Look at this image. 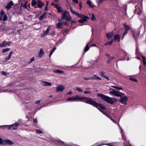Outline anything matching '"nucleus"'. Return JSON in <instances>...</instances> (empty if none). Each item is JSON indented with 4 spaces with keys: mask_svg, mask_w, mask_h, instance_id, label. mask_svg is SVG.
Masks as SVG:
<instances>
[{
    "mask_svg": "<svg viewBox=\"0 0 146 146\" xmlns=\"http://www.w3.org/2000/svg\"><path fill=\"white\" fill-rule=\"evenodd\" d=\"M85 103L91 105L93 106L99 110H100V109L104 110L106 109V107L103 105L97 103L95 101L93 100L92 98H89V99L86 100Z\"/></svg>",
    "mask_w": 146,
    "mask_h": 146,
    "instance_id": "1",
    "label": "nucleus"
},
{
    "mask_svg": "<svg viewBox=\"0 0 146 146\" xmlns=\"http://www.w3.org/2000/svg\"><path fill=\"white\" fill-rule=\"evenodd\" d=\"M88 99H89V98L77 95L68 98L66 99V101L70 102L80 101L85 102L86 101V100H87Z\"/></svg>",
    "mask_w": 146,
    "mask_h": 146,
    "instance_id": "2",
    "label": "nucleus"
},
{
    "mask_svg": "<svg viewBox=\"0 0 146 146\" xmlns=\"http://www.w3.org/2000/svg\"><path fill=\"white\" fill-rule=\"evenodd\" d=\"M98 96L101 97L106 102L111 104H114L117 101L115 98H110L102 94H98Z\"/></svg>",
    "mask_w": 146,
    "mask_h": 146,
    "instance_id": "3",
    "label": "nucleus"
},
{
    "mask_svg": "<svg viewBox=\"0 0 146 146\" xmlns=\"http://www.w3.org/2000/svg\"><path fill=\"white\" fill-rule=\"evenodd\" d=\"M62 18L63 20L70 21L72 19V17L70 16L69 12L65 10L62 14Z\"/></svg>",
    "mask_w": 146,
    "mask_h": 146,
    "instance_id": "4",
    "label": "nucleus"
},
{
    "mask_svg": "<svg viewBox=\"0 0 146 146\" xmlns=\"http://www.w3.org/2000/svg\"><path fill=\"white\" fill-rule=\"evenodd\" d=\"M110 93L114 95L115 96L121 97L125 95V94L120 92L117 90H114L111 89L110 90Z\"/></svg>",
    "mask_w": 146,
    "mask_h": 146,
    "instance_id": "5",
    "label": "nucleus"
},
{
    "mask_svg": "<svg viewBox=\"0 0 146 146\" xmlns=\"http://www.w3.org/2000/svg\"><path fill=\"white\" fill-rule=\"evenodd\" d=\"M5 126L8 127V129L11 130H15L18 129L19 126V123H15L14 124L10 125H3Z\"/></svg>",
    "mask_w": 146,
    "mask_h": 146,
    "instance_id": "6",
    "label": "nucleus"
},
{
    "mask_svg": "<svg viewBox=\"0 0 146 146\" xmlns=\"http://www.w3.org/2000/svg\"><path fill=\"white\" fill-rule=\"evenodd\" d=\"M127 96H125L121 98L119 100V101L122 104H127Z\"/></svg>",
    "mask_w": 146,
    "mask_h": 146,
    "instance_id": "7",
    "label": "nucleus"
},
{
    "mask_svg": "<svg viewBox=\"0 0 146 146\" xmlns=\"http://www.w3.org/2000/svg\"><path fill=\"white\" fill-rule=\"evenodd\" d=\"M14 144V143L8 139H5L3 140V145H11Z\"/></svg>",
    "mask_w": 146,
    "mask_h": 146,
    "instance_id": "8",
    "label": "nucleus"
},
{
    "mask_svg": "<svg viewBox=\"0 0 146 146\" xmlns=\"http://www.w3.org/2000/svg\"><path fill=\"white\" fill-rule=\"evenodd\" d=\"M44 4L42 3L40 0H37V2L36 6H35V8H36L38 7L41 8L43 6H44Z\"/></svg>",
    "mask_w": 146,
    "mask_h": 146,
    "instance_id": "9",
    "label": "nucleus"
},
{
    "mask_svg": "<svg viewBox=\"0 0 146 146\" xmlns=\"http://www.w3.org/2000/svg\"><path fill=\"white\" fill-rule=\"evenodd\" d=\"M65 88L64 86L62 85H60L58 86L56 88L57 92H61Z\"/></svg>",
    "mask_w": 146,
    "mask_h": 146,
    "instance_id": "10",
    "label": "nucleus"
},
{
    "mask_svg": "<svg viewBox=\"0 0 146 146\" xmlns=\"http://www.w3.org/2000/svg\"><path fill=\"white\" fill-rule=\"evenodd\" d=\"M14 5L13 1H10L8 3L7 5L5 7L8 10L11 8V6Z\"/></svg>",
    "mask_w": 146,
    "mask_h": 146,
    "instance_id": "11",
    "label": "nucleus"
},
{
    "mask_svg": "<svg viewBox=\"0 0 146 146\" xmlns=\"http://www.w3.org/2000/svg\"><path fill=\"white\" fill-rule=\"evenodd\" d=\"M13 53V51H11L9 54L8 56V57H6L5 59L3 61V62H5L9 60L11 57V55Z\"/></svg>",
    "mask_w": 146,
    "mask_h": 146,
    "instance_id": "12",
    "label": "nucleus"
},
{
    "mask_svg": "<svg viewBox=\"0 0 146 146\" xmlns=\"http://www.w3.org/2000/svg\"><path fill=\"white\" fill-rule=\"evenodd\" d=\"M114 35V32L112 31L111 32L107 34L106 36L108 39H109L111 38Z\"/></svg>",
    "mask_w": 146,
    "mask_h": 146,
    "instance_id": "13",
    "label": "nucleus"
},
{
    "mask_svg": "<svg viewBox=\"0 0 146 146\" xmlns=\"http://www.w3.org/2000/svg\"><path fill=\"white\" fill-rule=\"evenodd\" d=\"M89 19V18L88 16H87L79 20H78V21L80 23H84L85 22L87 21V19Z\"/></svg>",
    "mask_w": 146,
    "mask_h": 146,
    "instance_id": "14",
    "label": "nucleus"
},
{
    "mask_svg": "<svg viewBox=\"0 0 146 146\" xmlns=\"http://www.w3.org/2000/svg\"><path fill=\"white\" fill-rule=\"evenodd\" d=\"M42 84L44 86H49L52 85V84L50 82L43 81H42Z\"/></svg>",
    "mask_w": 146,
    "mask_h": 146,
    "instance_id": "15",
    "label": "nucleus"
},
{
    "mask_svg": "<svg viewBox=\"0 0 146 146\" xmlns=\"http://www.w3.org/2000/svg\"><path fill=\"white\" fill-rule=\"evenodd\" d=\"M137 6H136L135 7L136 9L135 10V13H137V15H139V14L141 12V10L140 8H137Z\"/></svg>",
    "mask_w": 146,
    "mask_h": 146,
    "instance_id": "16",
    "label": "nucleus"
},
{
    "mask_svg": "<svg viewBox=\"0 0 146 146\" xmlns=\"http://www.w3.org/2000/svg\"><path fill=\"white\" fill-rule=\"evenodd\" d=\"M114 39L115 40H117L118 42H119L120 36L118 34L114 36Z\"/></svg>",
    "mask_w": 146,
    "mask_h": 146,
    "instance_id": "17",
    "label": "nucleus"
},
{
    "mask_svg": "<svg viewBox=\"0 0 146 146\" xmlns=\"http://www.w3.org/2000/svg\"><path fill=\"white\" fill-rule=\"evenodd\" d=\"M37 0H32L31 1V5L33 6H36V5H37Z\"/></svg>",
    "mask_w": 146,
    "mask_h": 146,
    "instance_id": "18",
    "label": "nucleus"
},
{
    "mask_svg": "<svg viewBox=\"0 0 146 146\" xmlns=\"http://www.w3.org/2000/svg\"><path fill=\"white\" fill-rule=\"evenodd\" d=\"M44 54V53L42 49V48L40 49V52L38 54V57H41Z\"/></svg>",
    "mask_w": 146,
    "mask_h": 146,
    "instance_id": "19",
    "label": "nucleus"
},
{
    "mask_svg": "<svg viewBox=\"0 0 146 146\" xmlns=\"http://www.w3.org/2000/svg\"><path fill=\"white\" fill-rule=\"evenodd\" d=\"M47 13L46 12H45L39 18V20L40 21L44 19L45 17L46 16V14Z\"/></svg>",
    "mask_w": 146,
    "mask_h": 146,
    "instance_id": "20",
    "label": "nucleus"
},
{
    "mask_svg": "<svg viewBox=\"0 0 146 146\" xmlns=\"http://www.w3.org/2000/svg\"><path fill=\"white\" fill-rule=\"evenodd\" d=\"M124 28L125 29V31L128 32L129 29V27L128 26L124 23L123 24Z\"/></svg>",
    "mask_w": 146,
    "mask_h": 146,
    "instance_id": "21",
    "label": "nucleus"
},
{
    "mask_svg": "<svg viewBox=\"0 0 146 146\" xmlns=\"http://www.w3.org/2000/svg\"><path fill=\"white\" fill-rule=\"evenodd\" d=\"M86 3L88 5H89L90 6V7L91 8H93L94 7V5L93 4H92L91 1H90L88 0L87 1Z\"/></svg>",
    "mask_w": 146,
    "mask_h": 146,
    "instance_id": "22",
    "label": "nucleus"
},
{
    "mask_svg": "<svg viewBox=\"0 0 146 146\" xmlns=\"http://www.w3.org/2000/svg\"><path fill=\"white\" fill-rule=\"evenodd\" d=\"M6 46V42L5 41H4L2 43L0 44V47H5Z\"/></svg>",
    "mask_w": 146,
    "mask_h": 146,
    "instance_id": "23",
    "label": "nucleus"
},
{
    "mask_svg": "<svg viewBox=\"0 0 146 146\" xmlns=\"http://www.w3.org/2000/svg\"><path fill=\"white\" fill-rule=\"evenodd\" d=\"M76 16L78 17L79 18H83L84 17H87V16H86L84 15H82V14H80L78 13Z\"/></svg>",
    "mask_w": 146,
    "mask_h": 146,
    "instance_id": "24",
    "label": "nucleus"
},
{
    "mask_svg": "<svg viewBox=\"0 0 146 146\" xmlns=\"http://www.w3.org/2000/svg\"><path fill=\"white\" fill-rule=\"evenodd\" d=\"M121 51L123 52V53L124 54V55L125 56L124 57V58L122 59L119 60H124L126 58V56L127 55V53L125 51L123 50H121Z\"/></svg>",
    "mask_w": 146,
    "mask_h": 146,
    "instance_id": "25",
    "label": "nucleus"
},
{
    "mask_svg": "<svg viewBox=\"0 0 146 146\" xmlns=\"http://www.w3.org/2000/svg\"><path fill=\"white\" fill-rule=\"evenodd\" d=\"M70 9L71 12L73 14L77 15L78 13L76 11L73 10L71 7H70Z\"/></svg>",
    "mask_w": 146,
    "mask_h": 146,
    "instance_id": "26",
    "label": "nucleus"
},
{
    "mask_svg": "<svg viewBox=\"0 0 146 146\" xmlns=\"http://www.w3.org/2000/svg\"><path fill=\"white\" fill-rule=\"evenodd\" d=\"M63 25V23L59 22L57 25V29H59L61 28V26Z\"/></svg>",
    "mask_w": 146,
    "mask_h": 146,
    "instance_id": "27",
    "label": "nucleus"
},
{
    "mask_svg": "<svg viewBox=\"0 0 146 146\" xmlns=\"http://www.w3.org/2000/svg\"><path fill=\"white\" fill-rule=\"evenodd\" d=\"M50 29V27H48L46 31H43V33L45 35H46L48 33H49V31Z\"/></svg>",
    "mask_w": 146,
    "mask_h": 146,
    "instance_id": "28",
    "label": "nucleus"
},
{
    "mask_svg": "<svg viewBox=\"0 0 146 146\" xmlns=\"http://www.w3.org/2000/svg\"><path fill=\"white\" fill-rule=\"evenodd\" d=\"M10 50V48H5L2 50V53H4L6 52H8Z\"/></svg>",
    "mask_w": 146,
    "mask_h": 146,
    "instance_id": "29",
    "label": "nucleus"
},
{
    "mask_svg": "<svg viewBox=\"0 0 146 146\" xmlns=\"http://www.w3.org/2000/svg\"><path fill=\"white\" fill-rule=\"evenodd\" d=\"M54 72L56 73H62L64 72L58 70H56L54 71Z\"/></svg>",
    "mask_w": 146,
    "mask_h": 146,
    "instance_id": "30",
    "label": "nucleus"
},
{
    "mask_svg": "<svg viewBox=\"0 0 146 146\" xmlns=\"http://www.w3.org/2000/svg\"><path fill=\"white\" fill-rule=\"evenodd\" d=\"M129 80H130L133 81L135 82H138V80L135 78H129Z\"/></svg>",
    "mask_w": 146,
    "mask_h": 146,
    "instance_id": "31",
    "label": "nucleus"
},
{
    "mask_svg": "<svg viewBox=\"0 0 146 146\" xmlns=\"http://www.w3.org/2000/svg\"><path fill=\"white\" fill-rule=\"evenodd\" d=\"M89 49V47L88 46V44H87L86 46L85 47L84 49V51L85 52L87 51Z\"/></svg>",
    "mask_w": 146,
    "mask_h": 146,
    "instance_id": "32",
    "label": "nucleus"
},
{
    "mask_svg": "<svg viewBox=\"0 0 146 146\" xmlns=\"http://www.w3.org/2000/svg\"><path fill=\"white\" fill-rule=\"evenodd\" d=\"M105 145H107L109 146H115L114 143H109L106 144Z\"/></svg>",
    "mask_w": 146,
    "mask_h": 146,
    "instance_id": "33",
    "label": "nucleus"
},
{
    "mask_svg": "<svg viewBox=\"0 0 146 146\" xmlns=\"http://www.w3.org/2000/svg\"><path fill=\"white\" fill-rule=\"evenodd\" d=\"M7 16L5 14L4 15L3 18V21H5L7 20Z\"/></svg>",
    "mask_w": 146,
    "mask_h": 146,
    "instance_id": "34",
    "label": "nucleus"
},
{
    "mask_svg": "<svg viewBox=\"0 0 146 146\" xmlns=\"http://www.w3.org/2000/svg\"><path fill=\"white\" fill-rule=\"evenodd\" d=\"M76 90L80 92H83V90L80 88L76 87Z\"/></svg>",
    "mask_w": 146,
    "mask_h": 146,
    "instance_id": "35",
    "label": "nucleus"
},
{
    "mask_svg": "<svg viewBox=\"0 0 146 146\" xmlns=\"http://www.w3.org/2000/svg\"><path fill=\"white\" fill-rule=\"evenodd\" d=\"M36 133L38 134L42 133V131H40L37 129H36Z\"/></svg>",
    "mask_w": 146,
    "mask_h": 146,
    "instance_id": "36",
    "label": "nucleus"
},
{
    "mask_svg": "<svg viewBox=\"0 0 146 146\" xmlns=\"http://www.w3.org/2000/svg\"><path fill=\"white\" fill-rule=\"evenodd\" d=\"M58 144L61 145V146L63 145H64V142L62 141H58Z\"/></svg>",
    "mask_w": 146,
    "mask_h": 146,
    "instance_id": "37",
    "label": "nucleus"
},
{
    "mask_svg": "<svg viewBox=\"0 0 146 146\" xmlns=\"http://www.w3.org/2000/svg\"><path fill=\"white\" fill-rule=\"evenodd\" d=\"M127 33H128L127 31H125L124 33L123 34V36H122V37L121 39H123V38L124 36Z\"/></svg>",
    "mask_w": 146,
    "mask_h": 146,
    "instance_id": "38",
    "label": "nucleus"
},
{
    "mask_svg": "<svg viewBox=\"0 0 146 146\" xmlns=\"http://www.w3.org/2000/svg\"><path fill=\"white\" fill-rule=\"evenodd\" d=\"M1 74L5 76H6L7 74V73L5 71H2L1 72Z\"/></svg>",
    "mask_w": 146,
    "mask_h": 146,
    "instance_id": "39",
    "label": "nucleus"
},
{
    "mask_svg": "<svg viewBox=\"0 0 146 146\" xmlns=\"http://www.w3.org/2000/svg\"><path fill=\"white\" fill-rule=\"evenodd\" d=\"M35 60V58L34 57H33L30 59V61L29 62V64H30L33 61Z\"/></svg>",
    "mask_w": 146,
    "mask_h": 146,
    "instance_id": "40",
    "label": "nucleus"
},
{
    "mask_svg": "<svg viewBox=\"0 0 146 146\" xmlns=\"http://www.w3.org/2000/svg\"><path fill=\"white\" fill-rule=\"evenodd\" d=\"M91 19L93 21H94L95 19H96L94 14H92V17L91 18Z\"/></svg>",
    "mask_w": 146,
    "mask_h": 146,
    "instance_id": "41",
    "label": "nucleus"
},
{
    "mask_svg": "<svg viewBox=\"0 0 146 146\" xmlns=\"http://www.w3.org/2000/svg\"><path fill=\"white\" fill-rule=\"evenodd\" d=\"M79 9L80 10H81V9L82 8V5L81 2H80L79 4Z\"/></svg>",
    "mask_w": 146,
    "mask_h": 146,
    "instance_id": "42",
    "label": "nucleus"
},
{
    "mask_svg": "<svg viewBox=\"0 0 146 146\" xmlns=\"http://www.w3.org/2000/svg\"><path fill=\"white\" fill-rule=\"evenodd\" d=\"M93 79V78L92 77H90L89 78H84V80L86 81H88L89 80H91V79Z\"/></svg>",
    "mask_w": 146,
    "mask_h": 146,
    "instance_id": "43",
    "label": "nucleus"
},
{
    "mask_svg": "<svg viewBox=\"0 0 146 146\" xmlns=\"http://www.w3.org/2000/svg\"><path fill=\"white\" fill-rule=\"evenodd\" d=\"M5 13L3 11H1L0 13V15H1V16L2 17H3V15H5Z\"/></svg>",
    "mask_w": 146,
    "mask_h": 146,
    "instance_id": "44",
    "label": "nucleus"
},
{
    "mask_svg": "<svg viewBox=\"0 0 146 146\" xmlns=\"http://www.w3.org/2000/svg\"><path fill=\"white\" fill-rule=\"evenodd\" d=\"M113 41V40L112 39L110 41H109L108 42V43L109 45H111Z\"/></svg>",
    "mask_w": 146,
    "mask_h": 146,
    "instance_id": "45",
    "label": "nucleus"
},
{
    "mask_svg": "<svg viewBox=\"0 0 146 146\" xmlns=\"http://www.w3.org/2000/svg\"><path fill=\"white\" fill-rule=\"evenodd\" d=\"M141 56L143 58V62L146 61V59L145 57L143 55H142Z\"/></svg>",
    "mask_w": 146,
    "mask_h": 146,
    "instance_id": "46",
    "label": "nucleus"
},
{
    "mask_svg": "<svg viewBox=\"0 0 146 146\" xmlns=\"http://www.w3.org/2000/svg\"><path fill=\"white\" fill-rule=\"evenodd\" d=\"M57 9L58 12H62L63 11V10L61 9L60 7H59Z\"/></svg>",
    "mask_w": 146,
    "mask_h": 146,
    "instance_id": "47",
    "label": "nucleus"
},
{
    "mask_svg": "<svg viewBox=\"0 0 146 146\" xmlns=\"http://www.w3.org/2000/svg\"><path fill=\"white\" fill-rule=\"evenodd\" d=\"M104 73L103 72H102L101 73V76L102 77H104L106 76H105L104 75Z\"/></svg>",
    "mask_w": 146,
    "mask_h": 146,
    "instance_id": "48",
    "label": "nucleus"
},
{
    "mask_svg": "<svg viewBox=\"0 0 146 146\" xmlns=\"http://www.w3.org/2000/svg\"><path fill=\"white\" fill-rule=\"evenodd\" d=\"M12 42L11 41H9L8 42H6V46L8 45L9 46H10L11 45Z\"/></svg>",
    "mask_w": 146,
    "mask_h": 146,
    "instance_id": "49",
    "label": "nucleus"
},
{
    "mask_svg": "<svg viewBox=\"0 0 146 146\" xmlns=\"http://www.w3.org/2000/svg\"><path fill=\"white\" fill-rule=\"evenodd\" d=\"M3 140L1 138H0V144L3 145Z\"/></svg>",
    "mask_w": 146,
    "mask_h": 146,
    "instance_id": "50",
    "label": "nucleus"
},
{
    "mask_svg": "<svg viewBox=\"0 0 146 146\" xmlns=\"http://www.w3.org/2000/svg\"><path fill=\"white\" fill-rule=\"evenodd\" d=\"M98 77H96V75H94L93 76V77H92L93 79H91V80H97V78H97Z\"/></svg>",
    "mask_w": 146,
    "mask_h": 146,
    "instance_id": "51",
    "label": "nucleus"
},
{
    "mask_svg": "<svg viewBox=\"0 0 146 146\" xmlns=\"http://www.w3.org/2000/svg\"><path fill=\"white\" fill-rule=\"evenodd\" d=\"M63 41H64V40H62V39H61L58 41V44L61 43L63 42Z\"/></svg>",
    "mask_w": 146,
    "mask_h": 146,
    "instance_id": "52",
    "label": "nucleus"
},
{
    "mask_svg": "<svg viewBox=\"0 0 146 146\" xmlns=\"http://www.w3.org/2000/svg\"><path fill=\"white\" fill-rule=\"evenodd\" d=\"M54 7L56 8L57 9L59 7L58 5L57 4H55L54 5Z\"/></svg>",
    "mask_w": 146,
    "mask_h": 146,
    "instance_id": "53",
    "label": "nucleus"
},
{
    "mask_svg": "<svg viewBox=\"0 0 146 146\" xmlns=\"http://www.w3.org/2000/svg\"><path fill=\"white\" fill-rule=\"evenodd\" d=\"M74 3L76 4H77L78 3V0H72Z\"/></svg>",
    "mask_w": 146,
    "mask_h": 146,
    "instance_id": "54",
    "label": "nucleus"
},
{
    "mask_svg": "<svg viewBox=\"0 0 146 146\" xmlns=\"http://www.w3.org/2000/svg\"><path fill=\"white\" fill-rule=\"evenodd\" d=\"M91 93V91H85L84 92V93L85 94L90 93Z\"/></svg>",
    "mask_w": 146,
    "mask_h": 146,
    "instance_id": "55",
    "label": "nucleus"
},
{
    "mask_svg": "<svg viewBox=\"0 0 146 146\" xmlns=\"http://www.w3.org/2000/svg\"><path fill=\"white\" fill-rule=\"evenodd\" d=\"M63 23V25L64 24L65 26H67L68 25V22L66 21L62 22Z\"/></svg>",
    "mask_w": 146,
    "mask_h": 146,
    "instance_id": "56",
    "label": "nucleus"
},
{
    "mask_svg": "<svg viewBox=\"0 0 146 146\" xmlns=\"http://www.w3.org/2000/svg\"><path fill=\"white\" fill-rule=\"evenodd\" d=\"M106 116L107 117H108V118H110V119H111V117L110 116V115L108 114L107 113V114L106 115Z\"/></svg>",
    "mask_w": 146,
    "mask_h": 146,
    "instance_id": "57",
    "label": "nucleus"
},
{
    "mask_svg": "<svg viewBox=\"0 0 146 146\" xmlns=\"http://www.w3.org/2000/svg\"><path fill=\"white\" fill-rule=\"evenodd\" d=\"M119 127L120 129L121 130V131H120L121 133V134L122 135H122H123L122 132H123V130L121 128V127H120L119 125Z\"/></svg>",
    "mask_w": 146,
    "mask_h": 146,
    "instance_id": "58",
    "label": "nucleus"
},
{
    "mask_svg": "<svg viewBox=\"0 0 146 146\" xmlns=\"http://www.w3.org/2000/svg\"><path fill=\"white\" fill-rule=\"evenodd\" d=\"M22 122V120L21 119H19L18 121L16 122V123H19H19Z\"/></svg>",
    "mask_w": 146,
    "mask_h": 146,
    "instance_id": "59",
    "label": "nucleus"
},
{
    "mask_svg": "<svg viewBox=\"0 0 146 146\" xmlns=\"http://www.w3.org/2000/svg\"><path fill=\"white\" fill-rule=\"evenodd\" d=\"M106 55L109 58H110L111 57L110 55L108 54H106Z\"/></svg>",
    "mask_w": 146,
    "mask_h": 146,
    "instance_id": "60",
    "label": "nucleus"
},
{
    "mask_svg": "<svg viewBox=\"0 0 146 146\" xmlns=\"http://www.w3.org/2000/svg\"><path fill=\"white\" fill-rule=\"evenodd\" d=\"M40 100H38L36 101L35 102V104H38L40 102Z\"/></svg>",
    "mask_w": 146,
    "mask_h": 146,
    "instance_id": "61",
    "label": "nucleus"
},
{
    "mask_svg": "<svg viewBox=\"0 0 146 146\" xmlns=\"http://www.w3.org/2000/svg\"><path fill=\"white\" fill-rule=\"evenodd\" d=\"M117 89L118 90H121L122 89V88L121 87H117Z\"/></svg>",
    "mask_w": 146,
    "mask_h": 146,
    "instance_id": "62",
    "label": "nucleus"
},
{
    "mask_svg": "<svg viewBox=\"0 0 146 146\" xmlns=\"http://www.w3.org/2000/svg\"><path fill=\"white\" fill-rule=\"evenodd\" d=\"M110 119L114 123H117L116 122L113 120V119L112 118H111Z\"/></svg>",
    "mask_w": 146,
    "mask_h": 146,
    "instance_id": "63",
    "label": "nucleus"
},
{
    "mask_svg": "<svg viewBox=\"0 0 146 146\" xmlns=\"http://www.w3.org/2000/svg\"><path fill=\"white\" fill-rule=\"evenodd\" d=\"M56 49V47H54L53 48V49L51 51L53 52H54L55 51V50Z\"/></svg>",
    "mask_w": 146,
    "mask_h": 146,
    "instance_id": "64",
    "label": "nucleus"
}]
</instances>
